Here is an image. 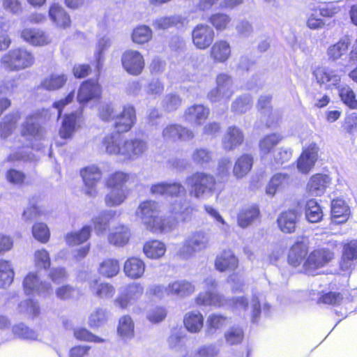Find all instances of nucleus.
Returning <instances> with one entry per match:
<instances>
[{
	"mask_svg": "<svg viewBox=\"0 0 357 357\" xmlns=\"http://www.w3.org/2000/svg\"><path fill=\"white\" fill-rule=\"evenodd\" d=\"M305 217L310 222H318L323 217V212L317 202L311 199L305 205Z\"/></svg>",
	"mask_w": 357,
	"mask_h": 357,
	"instance_id": "nucleus-53",
	"label": "nucleus"
},
{
	"mask_svg": "<svg viewBox=\"0 0 357 357\" xmlns=\"http://www.w3.org/2000/svg\"><path fill=\"white\" fill-rule=\"evenodd\" d=\"M147 150L146 143L139 139H126L123 143L121 156L124 159L135 160L141 157Z\"/></svg>",
	"mask_w": 357,
	"mask_h": 357,
	"instance_id": "nucleus-16",
	"label": "nucleus"
},
{
	"mask_svg": "<svg viewBox=\"0 0 357 357\" xmlns=\"http://www.w3.org/2000/svg\"><path fill=\"white\" fill-rule=\"evenodd\" d=\"M21 37L33 46L47 45L51 42L49 35L39 29L26 28L21 31Z\"/></svg>",
	"mask_w": 357,
	"mask_h": 357,
	"instance_id": "nucleus-25",
	"label": "nucleus"
},
{
	"mask_svg": "<svg viewBox=\"0 0 357 357\" xmlns=\"http://www.w3.org/2000/svg\"><path fill=\"white\" fill-rule=\"evenodd\" d=\"M350 214L349 206L342 199H333L331 203L332 221L335 224L345 222Z\"/></svg>",
	"mask_w": 357,
	"mask_h": 357,
	"instance_id": "nucleus-34",
	"label": "nucleus"
},
{
	"mask_svg": "<svg viewBox=\"0 0 357 357\" xmlns=\"http://www.w3.org/2000/svg\"><path fill=\"white\" fill-rule=\"evenodd\" d=\"M282 139V136L279 133H272L263 137L259 142L260 154L266 155L270 153Z\"/></svg>",
	"mask_w": 357,
	"mask_h": 357,
	"instance_id": "nucleus-46",
	"label": "nucleus"
},
{
	"mask_svg": "<svg viewBox=\"0 0 357 357\" xmlns=\"http://www.w3.org/2000/svg\"><path fill=\"white\" fill-rule=\"evenodd\" d=\"M209 241V235L205 231H193L185 239L178 251V255L184 259L192 258L195 253L206 249Z\"/></svg>",
	"mask_w": 357,
	"mask_h": 357,
	"instance_id": "nucleus-4",
	"label": "nucleus"
},
{
	"mask_svg": "<svg viewBox=\"0 0 357 357\" xmlns=\"http://www.w3.org/2000/svg\"><path fill=\"white\" fill-rule=\"evenodd\" d=\"M271 98L269 96H260L257 107L260 110H262V112L264 115H267L268 120L267 121L268 126H271L273 123V121L278 117V113L275 111H273L270 107Z\"/></svg>",
	"mask_w": 357,
	"mask_h": 357,
	"instance_id": "nucleus-58",
	"label": "nucleus"
},
{
	"mask_svg": "<svg viewBox=\"0 0 357 357\" xmlns=\"http://www.w3.org/2000/svg\"><path fill=\"white\" fill-rule=\"evenodd\" d=\"M253 165V158L250 154H243L236 160L233 168V174L238 178L244 177L250 171Z\"/></svg>",
	"mask_w": 357,
	"mask_h": 357,
	"instance_id": "nucleus-40",
	"label": "nucleus"
},
{
	"mask_svg": "<svg viewBox=\"0 0 357 357\" xmlns=\"http://www.w3.org/2000/svg\"><path fill=\"white\" fill-rule=\"evenodd\" d=\"M91 231V226L84 225L79 230L69 232L65 237L66 243L70 246L83 244L90 238Z\"/></svg>",
	"mask_w": 357,
	"mask_h": 357,
	"instance_id": "nucleus-38",
	"label": "nucleus"
},
{
	"mask_svg": "<svg viewBox=\"0 0 357 357\" xmlns=\"http://www.w3.org/2000/svg\"><path fill=\"white\" fill-rule=\"evenodd\" d=\"M252 101L248 94L237 98L231 105V110L236 113L243 114L248 111L252 107Z\"/></svg>",
	"mask_w": 357,
	"mask_h": 357,
	"instance_id": "nucleus-62",
	"label": "nucleus"
},
{
	"mask_svg": "<svg viewBox=\"0 0 357 357\" xmlns=\"http://www.w3.org/2000/svg\"><path fill=\"white\" fill-rule=\"evenodd\" d=\"M152 38L151 29L145 25L136 27L132 33V40L137 44H144L149 42Z\"/></svg>",
	"mask_w": 357,
	"mask_h": 357,
	"instance_id": "nucleus-59",
	"label": "nucleus"
},
{
	"mask_svg": "<svg viewBox=\"0 0 357 357\" xmlns=\"http://www.w3.org/2000/svg\"><path fill=\"white\" fill-rule=\"evenodd\" d=\"M318 152L319 147L316 144H310L309 146L303 150L297 160L298 169L303 174H307L317 160Z\"/></svg>",
	"mask_w": 357,
	"mask_h": 357,
	"instance_id": "nucleus-18",
	"label": "nucleus"
},
{
	"mask_svg": "<svg viewBox=\"0 0 357 357\" xmlns=\"http://www.w3.org/2000/svg\"><path fill=\"white\" fill-rule=\"evenodd\" d=\"M144 288L141 284H131L121 289L114 303L121 309H127L142 296Z\"/></svg>",
	"mask_w": 357,
	"mask_h": 357,
	"instance_id": "nucleus-11",
	"label": "nucleus"
},
{
	"mask_svg": "<svg viewBox=\"0 0 357 357\" xmlns=\"http://www.w3.org/2000/svg\"><path fill=\"white\" fill-rule=\"evenodd\" d=\"M216 87L207 95L211 102L227 103L234 93L232 77L227 73H220L215 79Z\"/></svg>",
	"mask_w": 357,
	"mask_h": 357,
	"instance_id": "nucleus-6",
	"label": "nucleus"
},
{
	"mask_svg": "<svg viewBox=\"0 0 357 357\" xmlns=\"http://www.w3.org/2000/svg\"><path fill=\"white\" fill-rule=\"evenodd\" d=\"M80 280H86L89 289L96 297L107 300L112 298L115 294L114 287L107 282H101L97 276H91L88 273H82L79 275Z\"/></svg>",
	"mask_w": 357,
	"mask_h": 357,
	"instance_id": "nucleus-9",
	"label": "nucleus"
},
{
	"mask_svg": "<svg viewBox=\"0 0 357 357\" xmlns=\"http://www.w3.org/2000/svg\"><path fill=\"white\" fill-rule=\"evenodd\" d=\"M115 211L109 210L105 211L92 218L94 229L97 234H102L105 232L111 219L114 216Z\"/></svg>",
	"mask_w": 357,
	"mask_h": 357,
	"instance_id": "nucleus-44",
	"label": "nucleus"
},
{
	"mask_svg": "<svg viewBox=\"0 0 357 357\" xmlns=\"http://www.w3.org/2000/svg\"><path fill=\"white\" fill-rule=\"evenodd\" d=\"M18 310L20 313L26 314L33 318L40 314L38 303L33 299H26L22 301L19 304Z\"/></svg>",
	"mask_w": 357,
	"mask_h": 357,
	"instance_id": "nucleus-61",
	"label": "nucleus"
},
{
	"mask_svg": "<svg viewBox=\"0 0 357 357\" xmlns=\"http://www.w3.org/2000/svg\"><path fill=\"white\" fill-rule=\"evenodd\" d=\"M244 139L242 130L236 126H229L222 138L224 149L231 151L240 146Z\"/></svg>",
	"mask_w": 357,
	"mask_h": 357,
	"instance_id": "nucleus-31",
	"label": "nucleus"
},
{
	"mask_svg": "<svg viewBox=\"0 0 357 357\" xmlns=\"http://www.w3.org/2000/svg\"><path fill=\"white\" fill-rule=\"evenodd\" d=\"M128 197V190L126 188L110 189L105 197V205L108 207H116L122 204Z\"/></svg>",
	"mask_w": 357,
	"mask_h": 357,
	"instance_id": "nucleus-41",
	"label": "nucleus"
},
{
	"mask_svg": "<svg viewBox=\"0 0 357 357\" xmlns=\"http://www.w3.org/2000/svg\"><path fill=\"white\" fill-rule=\"evenodd\" d=\"M190 193L196 198L205 199L213 194L215 181L214 178L204 173L197 172L186 179Z\"/></svg>",
	"mask_w": 357,
	"mask_h": 357,
	"instance_id": "nucleus-5",
	"label": "nucleus"
},
{
	"mask_svg": "<svg viewBox=\"0 0 357 357\" xmlns=\"http://www.w3.org/2000/svg\"><path fill=\"white\" fill-rule=\"evenodd\" d=\"M225 342L229 345H237L242 342L244 333L240 326H231L224 334Z\"/></svg>",
	"mask_w": 357,
	"mask_h": 357,
	"instance_id": "nucleus-57",
	"label": "nucleus"
},
{
	"mask_svg": "<svg viewBox=\"0 0 357 357\" xmlns=\"http://www.w3.org/2000/svg\"><path fill=\"white\" fill-rule=\"evenodd\" d=\"M22 135L28 139H40L44 136V130L40 126L36 115L29 116L22 125Z\"/></svg>",
	"mask_w": 357,
	"mask_h": 357,
	"instance_id": "nucleus-27",
	"label": "nucleus"
},
{
	"mask_svg": "<svg viewBox=\"0 0 357 357\" xmlns=\"http://www.w3.org/2000/svg\"><path fill=\"white\" fill-rule=\"evenodd\" d=\"M191 211L192 209L189 207L188 203L181 199L174 200L169 206V212L178 216V218H180L182 221L188 220Z\"/></svg>",
	"mask_w": 357,
	"mask_h": 357,
	"instance_id": "nucleus-50",
	"label": "nucleus"
},
{
	"mask_svg": "<svg viewBox=\"0 0 357 357\" xmlns=\"http://www.w3.org/2000/svg\"><path fill=\"white\" fill-rule=\"evenodd\" d=\"M229 319L227 317L218 314H210L206 321L205 335L206 337H213L227 326Z\"/></svg>",
	"mask_w": 357,
	"mask_h": 357,
	"instance_id": "nucleus-24",
	"label": "nucleus"
},
{
	"mask_svg": "<svg viewBox=\"0 0 357 357\" xmlns=\"http://www.w3.org/2000/svg\"><path fill=\"white\" fill-rule=\"evenodd\" d=\"M143 250L147 257L158 259L165 255L166 245L158 240L149 241L144 244Z\"/></svg>",
	"mask_w": 357,
	"mask_h": 357,
	"instance_id": "nucleus-45",
	"label": "nucleus"
},
{
	"mask_svg": "<svg viewBox=\"0 0 357 357\" xmlns=\"http://www.w3.org/2000/svg\"><path fill=\"white\" fill-rule=\"evenodd\" d=\"M130 175L126 172L118 171L110 174L105 185L109 189L125 188L124 184L128 181Z\"/></svg>",
	"mask_w": 357,
	"mask_h": 357,
	"instance_id": "nucleus-54",
	"label": "nucleus"
},
{
	"mask_svg": "<svg viewBox=\"0 0 357 357\" xmlns=\"http://www.w3.org/2000/svg\"><path fill=\"white\" fill-rule=\"evenodd\" d=\"M121 63L123 68L132 75L141 74L144 68L143 56L135 50L125 52L121 57Z\"/></svg>",
	"mask_w": 357,
	"mask_h": 357,
	"instance_id": "nucleus-12",
	"label": "nucleus"
},
{
	"mask_svg": "<svg viewBox=\"0 0 357 357\" xmlns=\"http://www.w3.org/2000/svg\"><path fill=\"white\" fill-rule=\"evenodd\" d=\"M195 285L186 280H179L170 282L166 286V294L168 296H175L179 298H184L192 294L195 292Z\"/></svg>",
	"mask_w": 357,
	"mask_h": 357,
	"instance_id": "nucleus-23",
	"label": "nucleus"
},
{
	"mask_svg": "<svg viewBox=\"0 0 357 357\" xmlns=\"http://www.w3.org/2000/svg\"><path fill=\"white\" fill-rule=\"evenodd\" d=\"M123 141L119 133L107 135L102 139L100 149L108 155L121 156Z\"/></svg>",
	"mask_w": 357,
	"mask_h": 357,
	"instance_id": "nucleus-26",
	"label": "nucleus"
},
{
	"mask_svg": "<svg viewBox=\"0 0 357 357\" xmlns=\"http://www.w3.org/2000/svg\"><path fill=\"white\" fill-rule=\"evenodd\" d=\"M331 181V178L326 174H314L307 183V190L311 195L320 196L324 193Z\"/></svg>",
	"mask_w": 357,
	"mask_h": 357,
	"instance_id": "nucleus-28",
	"label": "nucleus"
},
{
	"mask_svg": "<svg viewBox=\"0 0 357 357\" xmlns=\"http://www.w3.org/2000/svg\"><path fill=\"white\" fill-rule=\"evenodd\" d=\"M129 228L123 224H118L112 227L108 234V241L116 246H124L130 239Z\"/></svg>",
	"mask_w": 357,
	"mask_h": 357,
	"instance_id": "nucleus-29",
	"label": "nucleus"
},
{
	"mask_svg": "<svg viewBox=\"0 0 357 357\" xmlns=\"http://www.w3.org/2000/svg\"><path fill=\"white\" fill-rule=\"evenodd\" d=\"M50 20L57 26L66 28L70 25V16L63 8L58 3H52L49 9Z\"/></svg>",
	"mask_w": 357,
	"mask_h": 357,
	"instance_id": "nucleus-37",
	"label": "nucleus"
},
{
	"mask_svg": "<svg viewBox=\"0 0 357 357\" xmlns=\"http://www.w3.org/2000/svg\"><path fill=\"white\" fill-rule=\"evenodd\" d=\"M22 287L27 296H41L47 297L53 291L52 284L41 279L37 272H29L24 278Z\"/></svg>",
	"mask_w": 357,
	"mask_h": 357,
	"instance_id": "nucleus-8",
	"label": "nucleus"
},
{
	"mask_svg": "<svg viewBox=\"0 0 357 357\" xmlns=\"http://www.w3.org/2000/svg\"><path fill=\"white\" fill-rule=\"evenodd\" d=\"M350 41L349 39H342L337 43L331 45L327 50V54L330 59L335 61L342 59L343 56L347 54Z\"/></svg>",
	"mask_w": 357,
	"mask_h": 357,
	"instance_id": "nucleus-49",
	"label": "nucleus"
},
{
	"mask_svg": "<svg viewBox=\"0 0 357 357\" xmlns=\"http://www.w3.org/2000/svg\"><path fill=\"white\" fill-rule=\"evenodd\" d=\"M33 237L40 243H45L50 239V230L44 223H36L32 228Z\"/></svg>",
	"mask_w": 357,
	"mask_h": 357,
	"instance_id": "nucleus-64",
	"label": "nucleus"
},
{
	"mask_svg": "<svg viewBox=\"0 0 357 357\" xmlns=\"http://www.w3.org/2000/svg\"><path fill=\"white\" fill-rule=\"evenodd\" d=\"M34 264L39 269L47 270L50 266V257L45 249H39L34 252Z\"/></svg>",
	"mask_w": 357,
	"mask_h": 357,
	"instance_id": "nucleus-63",
	"label": "nucleus"
},
{
	"mask_svg": "<svg viewBox=\"0 0 357 357\" xmlns=\"http://www.w3.org/2000/svg\"><path fill=\"white\" fill-rule=\"evenodd\" d=\"M112 45V40L107 36L100 39L98 43L95 59L96 61V68L98 72L101 70L104 64L103 52Z\"/></svg>",
	"mask_w": 357,
	"mask_h": 357,
	"instance_id": "nucleus-56",
	"label": "nucleus"
},
{
	"mask_svg": "<svg viewBox=\"0 0 357 357\" xmlns=\"http://www.w3.org/2000/svg\"><path fill=\"white\" fill-rule=\"evenodd\" d=\"M335 257L328 248H318L311 252L303 264V271L307 275H315L317 271L331 262Z\"/></svg>",
	"mask_w": 357,
	"mask_h": 357,
	"instance_id": "nucleus-7",
	"label": "nucleus"
},
{
	"mask_svg": "<svg viewBox=\"0 0 357 357\" xmlns=\"http://www.w3.org/2000/svg\"><path fill=\"white\" fill-rule=\"evenodd\" d=\"M259 210L255 205L243 208L238 215V225L242 228H246L259 217Z\"/></svg>",
	"mask_w": 357,
	"mask_h": 357,
	"instance_id": "nucleus-39",
	"label": "nucleus"
},
{
	"mask_svg": "<svg viewBox=\"0 0 357 357\" xmlns=\"http://www.w3.org/2000/svg\"><path fill=\"white\" fill-rule=\"evenodd\" d=\"M204 284L206 290L200 292L196 298L195 301L198 305L230 307L234 312L245 316L248 310V302L246 298L238 296L231 299L226 298L215 291L217 282L212 277L206 278Z\"/></svg>",
	"mask_w": 357,
	"mask_h": 357,
	"instance_id": "nucleus-1",
	"label": "nucleus"
},
{
	"mask_svg": "<svg viewBox=\"0 0 357 357\" xmlns=\"http://www.w3.org/2000/svg\"><path fill=\"white\" fill-rule=\"evenodd\" d=\"M20 118L18 112L6 115L0 123V135L3 138L8 137L16 128Z\"/></svg>",
	"mask_w": 357,
	"mask_h": 357,
	"instance_id": "nucleus-47",
	"label": "nucleus"
},
{
	"mask_svg": "<svg viewBox=\"0 0 357 357\" xmlns=\"http://www.w3.org/2000/svg\"><path fill=\"white\" fill-rule=\"evenodd\" d=\"M34 61L33 54L23 47L9 50L0 59L1 66L8 71H19L30 68Z\"/></svg>",
	"mask_w": 357,
	"mask_h": 357,
	"instance_id": "nucleus-3",
	"label": "nucleus"
},
{
	"mask_svg": "<svg viewBox=\"0 0 357 357\" xmlns=\"http://www.w3.org/2000/svg\"><path fill=\"white\" fill-rule=\"evenodd\" d=\"M209 113L210 110L207 107L195 104L185 110L183 117L185 121L200 126L208 118Z\"/></svg>",
	"mask_w": 357,
	"mask_h": 357,
	"instance_id": "nucleus-22",
	"label": "nucleus"
},
{
	"mask_svg": "<svg viewBox=\"0 0 357 357\" xmlns=\"http://www.w3.org/2000/svg\"><path fill=\"white\" fill-rule=\"evenodd\" d=\"M84 182V193L89 197H96L98 194V184L102 178L101 170L95 165L87 166L80 170Z\"/></svg>",
	"mask_w": 357,
	"mask_h": 357,
	"instance_id": "nucleus-10",
	"label": "nucleus"
},
{
	"mask_svg": "<svg viewBox=\"0 0 357 357\" xmlns=\"http://www.w3.org/2000/svg\"><path fill=\"white\" fill-rule=\"evenodd\" d=\"M204 318L198 310L187 312L183 317L185 329L190 333H199L203 328Z\"/></svg>",
	"mask_w": 357,
	"mask_h": 357,
	"instance_id": "nucleus-32",
	"label": "nucleus"
},
{
	"mask_svg": "<svg viewBox=\"0 0 357 357\" xmlns=\"http://www.w3.org/2000/svg\"><path fill=\"white\" fill-rule=\"evenodd\" d=\"M135 121V110L130 105L124 106L122 111H118L114 119V126L118 132L130 130Z\"/></svg>",
	"mask_w": 357,
	"mask_h": 357,
	"instance_id": "nucleus-17",
	"label": "nucleus"
},
{
	"mask_svg": "<svg viewBox=\"0 0 357 357\" xmlns=\"http://www.w3.org/2000/svg\"><path fill=\"white\" fill-rule=\"evenodd\" d=\"M15 272L10 261L0 259V288H6L13 282Z\"/></svg>",
	"mask_w": 357,
	"mask_h": 357,
	"instance_id": "nucleus-43",
	"label": "nucleus"
},
{
	"mask_svg": "<svg viewBox=\"0 0 357 357\" xmlns=\"http://www.w3.org/2000/svg\"><path fill=\"white\" fill-rule=\"evenodd\" d=\"M159 211L158 202L153 200L142 202L135 211L136 217L147 229L156 234H167L173 231L177 225L174 219L155 215Z\"/></svg>",
	"mask_w": 357,
	"mask_h": 357,
	"instance_id": "nucleus-2",
	"label": "nucleus"
},
{
	"mask_svg": "<svg viewBox=\"0 0 357 357\" xmlns=\"http://www.w3.org/2000/svg\"><path fill=\"white\" fill-rule=\"evenodd\" d=\"M214 31L208 25L200 24L197 25L192 33L193 44L199 50L208 47L214 40Z\"/></svg>",
	"mask_w": 357,
	"mask_h": 357,
	"instance_id": "nucleus-13",
	"label": "nucleus"
},
{
	"mask_svg": "<svg viewBox=\"0 0 357 357\" xmlns=\"http://www.w3.org/2000/svg\"><path fill=\"white\" fill-rule=\"evenodd\" d=\"M82 124L80 112H73L64 116L59 129V136L62 139H71L75 132L79 129Z\"/></svg>",
	"mask_w": 357,
	"mask_h": 357,
	"instance_id": "nucleus-15",
	"label": "nucleus"
},
{
	"mask_svg": "<svg viewBox=\"0 0 357 357\" xmlns=\"http://www.w3.org/2000/svg\"><path fill=\"white\" fill-rule=\"evenodd\" d=\"M307 254V246L301 242L295 243L290 249L288 255V262L294 267L303 266ZM303 271V268L301 269Z\"/></svg>",
	"mask_w": 357,
	"mask_h": 357,
	"instance_id": "nucleus-36",
	"label": "nucleus"
},
{
	"mask_svg": "<svg viewBox=\"0 0 357 357\" xmlns=\"http://www.w3.org/2000/svg\"><path fill=\"white\" fill-rule=\"evenodd\" d=\"M238 266V259L231 250H226L220 253L215 259V267L220 271H232Z\"/></svg>",
	"mask_w": 357,
	"mask_h": 357,
	"instance_id": "nucleus-21",
	"label": "nucleus"
},
{
	"mask_svg": "<svg viewBox=\"0 0 357 357\" xmlns=\"http://www.w3.org/2000/svg\"><path fill=\"white\" fill-rule=\"evenodd\" d=\"M261 307L264 310H268V305L263 302L261 296L259 294H253L250 302V318L253 323L257 322L261 312Z\"/></svg>",
	"mask_w": 357,
	"mask_h": 357,
	"instance_id": "nucleus-52",
	"label": "nucleus"
},
{
	"mask_svg": "<svg viewBox=\"0 0 357 357\" xmlns=\"http://www.w3.org/2000/svg\"><path fill=\"white\" fill-rule=\"evenodd\" d=\"M66 81L67 77L64 74H52L43 79L40 86L47 91H56L61 89Z\"/></svg>",
	"mask_w": 357,
	"mask_h": 357,
	"instance_id": "nucleus-48",
	"label": "nucleus"
},
{
	"mask_svg": "<svg viewBox=\"0 0 357 357\" xmlns=\"http://www.w3.org/2000/svg\"><path fill=\"white\" fill-rule=\"evenodd\" d=\"M162 135L166 141H188L195 137L192 131L178 124L167 125L164 128Z\"/></svg>",
	"mask_w": 357,
	"mask_h": 357,
	"instance_id": "nucleus-20",
	"label": "nucleus"
},
{
	"mask_svg": "<svg viewBox=\"0 0 357 357\" xmlns=\"http://www.w3.org/2000/svg\"><path fill=\"white\" fill-rule=\"evenodd\" d=\"M298 220V213L295 210H288L281 213L278 218L280 229L287 234L294 231Z\"/></svg>",
	"mask_w": 357,
	"mask_h": 357,
	"instance_id": "nucleus-33",
	"label": "nucleus"
},
{
	"mask_svg": "<svg viewBox=\"0 0 357 357\" xmlns=\"http://www.w3.org/2000/svg\"><path fill=\"white\" fill-rule=\"evenodd\" d=\"M119 334L124 338H131L134 335V323L130 317L126 315L119 319Z\"/></svg>",
	"mask_w": 357,
	"mask_h": 357,
	"instance_id": "nucleus-60",
	"label": "nucleus"
},
{
	"mask_svg": "<svg viewBox=\"0 0 357 357\" xmlns=\"http://www.w3.org/2000/svg\"><path fill=\"white\" fill-rule=\"evenodd\" d=\"M313 75L318 84L325 85L328 89L337 87L340 84L341 77L337 72L326 66L317 67Z\"/></svg>",
	"mask_w": 357,
	"mask_h": 357,
	"instance_id": "nucleus-14",
	"label": "nucleus"
},
{
	"mask_svg": "<svg viewBox=\"0 0 357 357\" xmlns=\"http://www.w3.org/2000/svg\"><path fill=\"white\" fill-rule=\"evenodd\" d=\"M289 182V177L287 174H276L273 175L268 183L266 192L270 196H274L275 193L285 188Z\"/></svg>",
	"mask_w": 357,
	"mask_h": 357,
	"instance_id": "nucleus-42",
	"label": "nucleus"
},
{
	"mask_svg": "<svg viewBox=\"0 0 357 357\" xmlns=\"http://www.w3.org/2000/svg\"><path fill=\"white\" fill-rule=\"evenodd\" d=\"M231 46L225 40H217L210 50V57L215 63H225L231 56Z\"/></svg>",
	"mask_w": 357,
	"mask_h": 357,
	"instance_id": "nucleus-30",
	"label": "nucleus"
},
{
	"mask_svg": "<svg viewBox=\"0 0 357 357\" xmlns=\"http://www.w3.org/2000/svg\"><path fill=\"white\" fill-rule=\"evenodd\" d=\"M98 270L99 273L104 277H114L119 271V261L113 259H105L100 264Z\"/></svg>",
	"mask_w": 357,
	"mask_h": 357,
	"instance_id": "nucleus-55",
	"label": "nucleus"
},
{
	"mask_svg": "<svg viewBox=\"0 0 357 357\" xmlns=\"http://www.w3.org/2000/svg\"><path fill=\"white\" fill-rule=\"evenodd\" d=\"M100 94L101 88L98 81L89 79L81 84L77 93V100L84 104L98 98Z\"/></svg>",
	"mask_w": 357,
	"mask_h": 357,
	"instance_id": "nucleus-19",
	"label": "nucleus"
},
{
	"mask_svg": "<svg viewBox=\"0 0 357 357\" xmlns=\"http://www.w3.org/2000/svg\"><path fill=\"white\" fill-rule=\"evenodd\" d=\"M341 100L349 107L357 109V99L353 89L347 84H340L337 87Z\"/></svg>",
	"mask_w": 357,
	"mask_h": 357,
	"instance_id": "nucleus-51",
	"label": "nucleus"
},
{
	"mask_svg": "<svg viewBox=\"0 0 357 357\" xmlns=\"http://www.w3.org/2000/svg\"><path fill=\"white\" fill-rule=\"evenodd\" d=\"M123 271L127 277L131 279H138L144 273L145 264L139 258L130 257L125 261Z\"/></svg>",
	"mask_w": 357,
	"mask_h": 357,
	"instance_id": "nucleus-35",
	"label": "nucleus"
}]
</instances>
